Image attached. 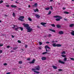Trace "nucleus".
<instances>
[{
    "mask_svg": "<svg viewBox=\"0 0 74 74\" xmlns=\"http://www.w3.org/2000/svg\"><path fill=\"white\" fill-rule=\"evenodd\" d=\"M23 25L25 27L27 28L26 29L27 30V32L30 33V32H31L33 30V29L31 28V27H29V24L24 23Z\"/></svg>",
    "mask_w": 74,
    "mask_h": 74,
    "instance_id": "nucleus-1",
    "label": "nucleus"
},
{
    "mask_svg": "<svg viewBox=\"0 0 74 74\" xmlns=\"http://www.w3.org/2000/svg\"><path fill=\"white\" fill-rule=\"evenodd\" d=\"M19 18H18V20L21 21V22H24V18L25 17L23 16H21L19 17Z\"/></svg>",
    "mask_w": 74,
    "mask_h": 74,
    "instance_id": "nucleus-2",
    "label": "nucleus"
},
{
    "mask_svg": "<svg viewBox=\"0 0 74 74\" xmlns=\"http://www.w3.org/2000/svg\"><path fill=\"white\" fill-rule=\"evenodd\" d=\"M14 27H12V29H15L14 30H16V31H18V29H19V27L17 25H14Z\"/></svg>",
    "mask_w": 74,
    "mask_h": 74,
    "instance_id": "nucleus-3",
    "label": "nucleus"
},
{
    "mask_svg": "<svg viewBox=\"0 0 74 74\" xmlns=\"http://www.w3.org/2000/svg\"><path fill=\"white\" fill-rule=\"evenodd\" d=\"M35 69H36V70L39 71V70H40V66L38 65L37 66H36L35 67Z\"/></svg>",
    "mask_w": 74,
    "mask_h": 74,
    "instance_id": "nucleus-4",
    "label": "nucleus"
},
{
    "mask_svg": "<svg viewBox=\"0 0 74 74\" xmlns=\"http://www.w3.org/2000/svg\"><path fill=\"white\" fill-rule=\"evenodd\" d=\"M53 18H59L60 19H62V17L60 16L56 15L53 16Z\"/></svg>",
    "mask_w": 74,
    "mask_h": 74,
    "instance_id": "nucleus-5",
    "label": "nucleus"
},
{
    "mask_svg": "<svg viewBox=\"0 0 74 74\" xmlns=\"http://www.w3.org/2000/svg\"><path fill=\"white\" fill-rule=\"evenodd\" d=\"M45 49H46V52L48 51V50L47 49V48L48 49H51V48L49 47H48V46L46 45L45 46Z\"/></svg>",
    "mask_w": 74,
    "mask_h": 74,
    "instance_id": "nucleus-6",
    "label": "nucleus"
},
{
    "mask_svg": "<svg viewBox=\"0 0 74 74\" xmlns=\"http://www.w3.org/2000/svg\"><path fill=\"white\" fill-rule=\"evenodd\" d=\"M34 69H32V71H34V73H40V72H39L37 71H35L36 70V68Z\"/></svg>",
    "mask_w": 74,
    "mask_h": 74,
    "instance_id": "nucleus-7",
    "label": "nucleus"
},
{
    "mask_svg": "<svg viewBox=\"0 0 74 74\" xmlns=\"http://www.w3.org/2000/svg\"><path fill=\"white\" fill-rule=\"evenodd\" d=\"M40 24L42 25H43V26L45 27L46 26L45 25H46V24H47V23H46L42 22L40 23Z\"/></svg>",
    "mask_w": 74,
    "mask_h": 74,
    "instance_id": "nucleus-8",
    "label": "nucleus"
},
{
    "mask_svg": "<svg viewBox=\"0 0 74 74\" xmlns=\"http://www.w3.org/2000/svg\"><path fill=\"white\" fill-rule=\"evenodd\" d=\"M36 60L35 59H33V60L32 61V62H29V63L30 64H33V63H34V62H35V61Z\"/></svg>",
    "mask_w": 74,
    "mask_h": 74,
    "instance_id": "nucleus-9",
    "label": "nucleus"
},
{
    "mask_svg": "<svg viewBox=\"0 0 74 74\" xmlns=\"http://www.w3.org/2000/svg\"><path fill=\"white\" fill-rule=\"evenodd\" d=\"M58 62L60 63H61V64H65V63L61 61V60H58Z\"/></svg>",
    "mask_w": 74,
    "mask_h": 74,
    "instance_id": "nucleus-10",
    "label": "nucleus"
},
{
    "mask_svg": "<svg viewBox=\"0 0 74 74\" xmlns=\"http://www.w3.org/2000/svg\"><path fill=\"white\" fill-rule=\"evenodd\" d=\"M41 59L42 60H45L47 59V58L45 57H43Z\"/></svg>",
    "mask_w": 74,
    "mask_h": 74,
    "instance_id": "nucleus-11",
    "label": "nucleus"
},
{
    "mask_svg": "<svg viewBox=\"0 0 74 74\" xmlns=\"http://www.w3.org/2000/svg\"><path fill=\"white\" fill-rule=\"evenodd\" d=\"M58 34H63V32L60 31L58 32Z\"/></svg>",
    "mask_w": 74,
    "mask_h": 74,
    "instance_id": "nucleus-12",
    "label": "nucleus"
},
{
    "mask_svg": "<svg viewBox=\"0 0 74 74\" xmlns=\"http://www.w3.org/2000/svg\"><path fill=\"white\" fill-rule=\"evenodd\" d=\"M11 7H12V8H16V7H17V6H16V5H11Z\"/></svg>",
    "mask_w": 74,
    "mask_h": 74,
    "instance_id": "nucleus-13",
    "label": "nucleus"
},
{
    "mask_svg": "<svg viewBox=\"0 0 74 74\" xmlns=\"http://www.w3.org/2000/svg\"><path fill=\"white\" fill-rule=\"evenodd\" d=\"M74 26V24H71L69 25V27H73Z\"/></svg>",
    "mask_w": 74,
    "mask_h": 74,
    "instance_id": "nucleus-14",
    "label": "nucleus"
},
{
    "mask_svg": "<svg viewBox=\"0 0 74 74\" xmlns=\"http://www.w3.org/2000/svg\"><path fill=\"white\" fill-rule=\"evenodd\" d=\"M56 27L57 28H60L61 27V25H56Z\"/></svg>",
    "mask_w": 74,
    "mask_h": 74,
    "instance_id": "nucleus-15",
    "label": "nucleus"
},
{
    "mask_svg": "<svg viewBox=\"0 0 74 74\" xmlns=\"http://www.w3.org/2000/svg\"><path fill=\"white\" fill-rule=\"evenodd\" d=\"M52 67L53 68V69H57V68H58V67L57 66H56L55 65L53 66Z\"/></svg>",
    "mask_w": 74,
    "mask_h": 74,
    "instance_id": "nucleus-16",
    "label": "nucleus"
},
{
    "mask_svg": "<svg viewBox=\"0 0 74 74\" xmlns=\"http://www.w3.org/2000/svg\"><path fill=\"white\" fill-rule=\"evenodd\" d=\"M56 46L57 47H60L62 46V45L59 44H57Z\"/></svg>",
    "mask_w": 74,
    "mask_h": 74,
    "instance_id": "nucleus-17",
    "label": "nucleus"
},
{
    "mask_svg": "<svg viewBox=\"0 0 74 74\" xmlns=\"http://www.w3.org/2000/svg\"><path fill=\"white\" fill-rule=\"evenodd\" d=\"M36 18H40V16L38 14H36Z\"/></svg>",
    "mask_w": 74,
    "mask_h": 74,
    "instance_id": "nucleus-18",
    "label": "nucleus"
},
{
    "mask_svg": "<svg viewBox=\"0 0 74 74\" xmlns=\"http://www.w3.org/2000/svg\"><path fill=\"white\" fill-rule=\"evenodd\" d=\"M72 32H71V34L72 36H74V31L73 30L72 31Z\"/></svg>",
    "mask_w": 74,
    "mask_h": 74,
    "instance_id": "nucleus-19",
    "label": "nucleus"
},
{
    "mask_svg": "<svg viewBox=\"0 0 74 74\" xmlns=\"http://www.w3.org/2000/svg\"><path fill=\"white\" fill-rule=\"evenodd\" d=\"M18 29H20V30H21V31H23V28L21 27H19Z\"/></svg>",
    "mask_w": 74,
    "mask_h": 74,
    "instance_id": "nucleus-20",
    "label": "nucleus"
},
{
    "mask_svg": "<svg viewBox=\"0 0 74 74\" xmlns=\"http://www.w3.org/2000/svg\"><path fill=\"white\" fill-rule=\"evenodd\" d=\"M33 7H37V3H35L34 4V5H33Z\"/></svg>",
    "mask_w": 74,
    "mask_h": 74,
    "instance_id": "nucleus-21",
    "label": "nucleus"
},
{
    "mask_svg": "<svg viewBox=\"0 0 74 74\" xmlns=\"http://www.w3.org/2000/svg\"><path fill=\"white\" fill-rule=\"evenodd\" d=\"M50 9V8H49V7H48V8H45V10L46 11H47V10H49Z\"/></svg>",
    "mask_w": 74,
    "mask_h": 74,
    "instance_id": "nucleus-22",
    "label": "nucleus"
},
{
    "mask_svg": "<svg viewBox=\"0 0 74 74\" xmlns=\"http://www.w3.org/2000/svg\"><path fill=\"white\" fill-rule=\"evenodd\" d=\"M54 47H57L56 44V43H53L52 45Z\"/></svg>",
    "mask_w": 74,
    "mask_h": 74,
    "instance_id": "nucleus-23",
    "label": "nucleus"
},
{
    "mask_svg": "<svg viewBox=\"0 0 74 74\" xmlns=\"http://www.w3.org/2000/svg\"><path fill=\"white\" fill-rule=\"evenodd\" d=\"M34 12H38L39 10H38V9L37 8L36 9V10H34Z\"/></svg>",
    "mask_w": 74,
    "mask_h": 74,
    "instance_id": "nucleus-24",
    "label": "nucleus"
},
{
    "mask_svg": "<svg viewBox=\"0 0 74 74\" xmlns=\"http://www.w3.org/2000/svg\"><path fill=\"white\" fill-rule=\"evenodd\" d=\"M64 14H69V12L66 11L64 12Z\"/></svg>",
    "mask_w": 74,
    "mask_h": 74,
    "instance_id": "nucleus-25",
    "label": "nucleus"
},
{
    "mask_svg": "<svg viewBox=\"0 0 74 74\" xmlns=\"http://www.w3.org/2000/svg\"><path fill=\"white\" fill-rule=\"evenodd\" d=\"M49 30L51 31V32H55V31L54 30L52 29H50Z\"/></svg>",
    "mask_w": 74,
    "mask_h": 74,
    "instance_id": "nucleus-26",
    "label": "nucleus"
},
{
    "mask_svg": "<svg viewBox=\"0 0 74 74\" xmlns=\"http://www.w3.org/2000/svg\"><path fill=\"white\" fill-rule=\"evenodd\" d=\"M18 47H14L13 49H14V50H15L16 49H18Z\"/></svg>",
    "mask_w": 74,
    "mask_h": 74,
    "instance_id": "nucleus-27",
    "label": "nucleus"
},
{
    "mask_svg": "<svg viewBox=\"0 0 74 74\" xmlns=\"http://www.w3.org/2000/svg\"><path fill=\"white\" fill-rule=\"evenodd\" d=\"M13 16L14 17H15V16H16V15H15V13H13Z\"/></svg>",
    "mask_w": 74,
    "mask_h": 74,
    "instance_id": "nucleus-28",
    "label": "nucleus"
},
{
    "mask_svg": "<svg viewBox=\"0 0 74 74\" xmlns=\"http://www.w3.org/2000/svg\"><path fill=\"white\" fill-rule=\"evenodd\" d=\"M48 52H44L42 53V55H46V53H47Z\"/></svg>",
    "mask_w": 74,
    "mask_h": 74,
    "instance_id": "nucleus-29",
    "label": "nucleus"
},
{
    "mask_svg": "<svg viewBox=\"0 0 74 74\" xmlns=\"http://www.w3.org/2000/svg\"><path fill=\"white\" fill-rule=\"evenodd\" d=\"M28 19L29 20V21H30V22H32V20L31 19V18H28Z\"/></svg>",
    "mask_w": 74,
    "mask_h": 74,
    "instance_id": "nucleus-30",
    "label": "nucleus"
},
{
    "mask_svg": "<svg viewBox=\"0 0 74 74\" xmlns=\"http://www.w3.org/2000/svg\"><path fill=\"white\" fill-rule=\"evenodd\" d=\"M62 58H66V55H61Z\"/></svg>",
    "mask_w": 74,
    "mask_h": 74,
    "instance_id": "nucleus-31",
    "label": "nucleus"
},
{
    "mask_svg": "<svg viewBox=\"0 0 74 74\" xmlns=\"http://www.w3.org/2000/svg\"><path fill=\"white\" fill-rule=\"evenodd\" d=\"M51 26H52V27H55V25L54 24H52L51 25Z\"/></svg>",
    "mask_w": 74,
    "mask_h": 74,
    "instance_id": "nucleus-32",
    "label": "nucleus"
},
{
    "mask_svg": "<svg viewBox=\"0 0 74 74\" xmlns=\"http://www.w3.org/2000/svg\"><path fill=\"white\" fill-rule=\"evenodd\" d=\"M61 54H62V55L63 54H66V52H65V51H63L61 53Z\"/></svg>",
    "mask_w": 74,
    "mask_h": 74,
    "instance_id": "nucleus-33",
    "label": "nucleus"
},
{
    "mask_svg": "<svg viewBox=\"0 0 74 74\" xmlns=\"http://www.w3.org/2000/svg\"><path fill=\"white\" fill-rule=\"evenodd\" d=\"M51 11H49L48 13L47 14V15H50L51 14Z\"/></svg>",
    "mask_w": 74,
    "mask_h": 74,
    "instance_id": "nucleus-34",
    "label": "nucleus"
},
{
    "mask_svg": "<svg viewBox=\"0 0 74 74\" xmlns=\"http://www.w3.org/2000/svg\"><path fill=\"white\" fill-rule=\"evenodd\" d=\"M60 20L59 18H56V21H59Z\"/></svg>",
    "mask_w": 74,
    "mask_h": 74,
    "instance_id": "nucleus-35",
    "label": "nucleus"
},
{
    "mask_svg": "<svg viewBox=\"0 0 74 74\" xmlns=\"http://www.w3.org/2000/svg\"><path fill=\"white\" fill-rule=\"evenodd\" d=\"M50 7L51 10H53V8H52V6H50Z\"/></svg>",
    "mask_w": 74,
    "mask_h": 74,
    "instance_id": "nucleus-36",
    "label": "nucleus"
},
{
    "mask_svg": "<svg viewBox=\"0 0 74 74\" xmlns=\"http://www.w3.org/2000/svg\"><path fill=\"white\" fill-rule=\"evenodd\" d=\"M18 63L19 64H22V61H19Z\"/></svg>",
    "mask_w": 74,
    "mask_h": 74,
    "instance_id": "nucleus-37",
    "label": "nucleus"
},
{
    "mask_svg": "<svg viewBox=\"0 0 74 74\" xmlns=\"http://www.w3.org/2000/svg\"><path fill=\"white\" fill-rule=\"evenodd\" d=\"M70 59H71V60H73V61H74V58H70Z\"/></svg>",
    "mask_w": 74,
    "mask_h": 74,
    "instance_id": "nucleus-38",
    "label": "nucleus"
},
{
    "mask_svg": "<svg viewBox=\"0 0 74 74\" xmlns=\"http://www.w3.org/2000/svg\"><path fill=\"white\" fill-rule=\"evenodd\" d=\"M64 61H66V60H67V58L65 57L64 59Z\"/></svg>",
    "mask_w": 74,
    "mask_h": 74,
    "instance_id": "nucleus-39",
    "label": "nucleus"
},
{
    "mask_svg": "<svg viewBox=\"0 0 74 74\" xmlns=\"http://www.w3.org/2000/svg\"><path fill=\"white\" fill-rule=\"evenodd\" d=\"M4 66H7V63H5L3 64Z\"/></svg>",
    "mask_w": 74,
    "mask_h": 74,
    "instance_id": "nucleus-40",
    "label": "nucleus"
},
{
    "mask_svg": "<svg viewBox=\"0 0 74 74\" xmlns=\"http://www.w3.org/2000/svg\"><path fill=\"white\" fill-rule=\"evenodd\" d=\"M17 42H18V43H21V41L19 40H18Z\"/></svg>",
    "mask_w": 74,
    "mask_h": 74,
    "instance_id": "nucleus-41",
    "label": "nucleus"
},
{
    "mask_svg": "<svg viewBox=\"0 0 74 74\" xmlns=\"http://www.w3.org/2000/svg\"><path fill=\"white\" fill-rule=\"evenodd\" d=\"M42 42H39V45H42Z\"/></svg>",
    "mask_w": 74,
    "mask_h": 74,
    "instance_id": "nucleus-42",
    "label": "nucleus"
},
{
    "mask_svg": "<svg viewBox=\"0 0 74 74\" xmlns=\"http://www.w3.org/2000/svg\"><path fill=\"white\" fill-rule=\"evenodd\" d=\"M3 1H0V4H1V3H3Z\"/></svg>",
    "mask_w": 74,
    "mask_h": 74,
    "instance_id": "nucleus-43",
    "label": "nucleus"
},
{
    "mask_svg": "<svg viewBox=\"0 0 74 74\" xmlns=\"http://www.w3.org/2000/svg\"><path fill=\"white\" fill-rule=\"evenodd\" d=\"M58 71H62V70L61 69H58Z\"/></svg>",
    "mask_w": 74,
    "mask_h": 74,
    "instance_id": "nucleus-44",
    "label": "nucleus"
},
{
    "mask_svg": "<svg viewBox=\"0 0 74 74\" xmlns=\"http://www.w3.org/2000/svg\"><path fill=\"white\" fill-rule=\"evenodd\" d=\"M3 45L2 44H0V47H2V46H3Z\"/></svg>",
    "mask_w": 74,
    "mask_h": 74,
    "instance_id": "nucleus-45",
    "label": "nucleus"
},
{
    "mask_svg": "<svg viewBox=\"0 0 74 74\" xmlns=\"http://www.w3.org/2000/svg\"><path fill=\"white\" fill-rule=\"evenodd\" d=\"M30 58H28L27 59V60H30Z\"/></svg>",
    "mask_w": 74,
    "mask_h": 74,
    "instance_id": "nucleus-46",
    "label": "nucleus"
},
{
    "mask_svg": "<svg viewBox=\"0 0 74 74\" xmlns=\"http://www.w3.org/2000/svg\"><path fill=\"white\" fill-rule=\"evenodd\" d=\"M6 7H10V5H6Z\"/></svg>",
    "mask_w": 74,
    "mask_h": 74,
    "instance_id": "nucleus-47",
    "label": "nucleus"
},
{
    "mask_svg": "<svg viewBox=\"0 0 74 74\" xmlns=\"http://www.w3.org/2000/svg\"><path fill=\"white\" fill-rule=\"evenodd\" d=\"M10 46L8 45L7 46V48H10Z\"/></svg>",
    "mask_w": 74,
    "mask_h": 74,
    "instance_id": "nucleus-48",
    "label": "nucleus"
},
{
    "mask_svg": "<svg viewBox=\"0 0 74 74\" xmlns=\"http://www.w3.org/2000/svg\"><path fill=\"white\" fill-rule=\"evenodd\" d=\"M25 48H26L27 47V45H25Z\"/></svg>",
    "mask_w": 74,
    "mask_h": 74,
    "instance_id": "nucleus-49",
    "label": "nucleus"
},
{
    "mask_svg": "<svg viewBox=\"0 0 74 74\" xmlns=\"http://www.w3.org/2000/svg\"><path fill=\"white\" fill-rule=\"evenodd\" d=\"M51 35L50 34H49V37H51Z\"/></svg>",
    "mask_w": 74,
    "mask_h": 74,
    "instance_id": "nucleus-50",
    "label": "nucleus"
},
{
    "mask_svg": "<svg viewBox=\"0 0 74 74\" xmlns=\"http://www.w3.org/2000/svg\"><path fill=\"white\" fill-rule=\"evenodd\" d=\"M63 10H66V8H64V7L63 8Z\"/></svg>",
    "mask_w": 74,
    "mask_h": 74,
    "instance_id": "nucleus-51",
    "label": "nucleus"
},
{
    "mask_svg": "<svg viewBox=\"0 0 74 74\" xmlns=\"http://www.w3.org/2000/svg\"><path fill=\"white\" fill-rule=\"evenodd\" d=\"M2 53V50H0V53Z\"/></svg>",
    "mask_w": 74,
    "mask_h": 74,
    "instance_id": "nucleus-52",
    "label": "nucleus"
},
{
    "mask_svg": "<svg viewBox=\"0 0 74 74\" xmlns=\"http://www.w3.org/2000/svg\"><path fill=\"white\" fill-rule=\"evenodd\" d=\"M46 43H47V44H49V42H46Z\"/></svg>",
    "mask_w": 74,
    "mask_h": 74,
    "instance_id": "nucleus-53",
    "label": "nucleus"
},
{
    "mask_svg": "<svg viewBox=\"0 0 74 74\" xmlns=\"http://www.w3.org/2000/svg\"><path fill=\"white\" fill-rule=\"evenodd\" d=\"M12 38H14V36L13 35H12Z\"/></svg>",
    "mask_w": 74,
    "mask_h": 74,
    "instance_id": "nucleus-54",
    "label": "nucleus"
},
{
    "mask_svg": "<svg viewBox=\"0 0 74 74\" xmlns=\"http://www.w3.org/2000/svg\"><path fill=\"white\" fill-rule=\"evenodd\" d=\"M6 74H10V72H8Z\"/></svg>",
    "mask_w": 74,
    "mask_h": 74,
    "instance_id": "nucleus-55",
    "label": "nucleus"
},
{
    "mask_svg": "<svg viewBox=\"0 0 74 74\" xmlns=\"http://www.w3.org/2000/svg\"><path fill=\"white\" fill-rule=\"evenodd\" d=\"M50 2H52V1H53V0H50Z\"/></svg>",
    "mask_w": 74,
    "mask_h": 74,
    "instance_id": "nucleus-56",
    "label": "nucleus"
},
{
    "mask_svg": "<svg viewBox=\"0 0 74 74\" xmlns=\"http://www.w3.org/2000/svg\"><path fill=\"white\" fill-rule=\"evenodd\" d=\"M30 5H28V8H30Z\"/></svg>",
    "mask_w": 74,
    "mask_h": 74,
    "instance_id": "nucleus-57",
    "label": "nucleus"
},
{
    "mask_svg": "<svg viewBox=\"0 0 74 74\" xmlns=\"http://www.w3.org/2000/svg\"><path fill=\"white\" fill-rule=\"evenodd\" d=\"M5 17H7V15L6 14H5Z\"/></svg>",
    "mask_w": 74,
    "mask_h": 74,
    "instance_id": "nucleus-58",
    "label": "nucleus"
},
{
    "mask_svg": "<svg viewBox=\"0 0 74 74\" xmlns=\"http://www.w3.org/2000/svg\"><path fill=\"white\" fill-rule=\"evenodd\" d=\"M18 10H21V8H18Z\"/></svg>",
    "mask_w": 74,
    "mask_h": 74,
    "instance_id": "nucleus-59",
    "label": "nucleus"
},
{
    "mask_svg": "<svg viewBox=\"0 0 74 74\" xmlns=\"http://www.w3.org/2000/svg\"><path fill=\"white\" fill-rule=\"evenodd\" d=\"M64 21H67V19L66 18H64Z\"/></svg>",
    "mask_w": 74,
    "mask_h": 74,
    "instance_id": "nucleus-60",
    "label": "nucleus"
},
{
    "mask_svg": "<svg viewBox=\"0 0 74 74\" xmlns=\"http://www.w3.org/2000/svg\"><path fill=\"white\" fill-rule=\"evenodd\" d=\"M11 52H14V51H10Z\"/></svg>",
    "mask_w": 74,
    "mask_h": 74,
    "instance_id": "nucleus-61",
    "label": "nucleus"
},
{
    "mask_svg": "<svg viewBox=\"0 0 74 74\" xmlns=\"http://www.w3.org/2000/svg\"><path fill=\"white\" fill-rule=\"evenodd\" d=\"M39 48L40 49H41V48L40 47H39Z\"/></svg>",
    "mask_w": 74,
    "mask_h": 74,
    "instance_id": "nucleus-62",
    "label": "nucleus"
},
{
    "mask_svg": "<svg viewBox=\"0 0 74 74\" xmlns=\"http://www.w3.org/2000/svg\"><path fill=\"white\" fill-rule=\"evenodd\" d=\"M16 3H18V2H17V1H16L15 2Z\"/></svg>",
    "mask_w": 74,
    "mask_h": 74,
    "instance_id": "nucleus-63",
    "label": "nucleus"
},
{
    "mask_svg": "<svg viewBox=\"0 0 74 74\" xmlns=\"http://www.w3.org/2000/svg\"><path fill=\"white\" fill-rule=\"evenodd\" d=\"M52 42L54 43L55 42V41H52Z\"/></svg>",
    "mask_w": 74,
    "mask_h": 74,
    "instance_id": "nucleus-64",
    "label": "nucleus"
}]
</instances>
